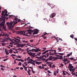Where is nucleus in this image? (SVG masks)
Masks as SVG:
<instances>
[{
	"label": "nucleus",
	"mask_w": 77,
	"mask_h": 77,
	"mask_svg": "<svg viewBox=\"0 0 77 77\" xmlns=\"http://www.w3.org/2000/svg\"><path fill=\"white\" fill-rule=\"evenodd\" d=\"M2 16L1 18H0V22L2 21L0 24V26L1 27H2V29L5 31H6V26H5V20L7 16H8V11L5 10V11H2L1 13Z\"/></svg>",
	"instance_id": "f257e3e1"
},
{
	"label": "nucleus",
	"mask_w": 77,
	"mask_h": 77,
	"mask_svg": "<svg viewBox=\"0 0 77 77\" xmlns=\"http://www.w3.org/2000/svg\"><path fill=\"white\" fill-rule=\"evenodd\" d=\"M14 22L11 21L10 23L9 22H7L6 23L7 26L11 30H12V28H13V27L16 24H17V23L20 22V19H18L17 18L15 17Z\"/></svg>",
	"instance_id": "f03ea898"
},
{
	"label": "nucleus",
	"mask_w": 77,
	"mask_h": 77,
	"mask_svg": "<svg viewBox=\"0 0 77 77\" xmlns=\"http://www.w3.org/2000/svg\"><path fill=\"white\" fill-rule=\"evenodd\" d=\"M1 36H4L5 37V39L7 40H9L10 41H11L13 43H15L16 42H17V41L14 39H12L11 38L9 37V34L5 33L2 32L0 33V37Z\"/></svg>",
	"instance_id": "7ed1b4c3"
},
{
	"label": "nucleus",
	"mask_w": 77,
	"mask_h": 77,
	"mask_svg": "<svg viewBox=\"0 0 77 77\" xmlns=\"http://www.w3.org/2000/svg\"><path fill=\"white\" fill-rule=\"evenodd\" d=\"M30 56H31L32 59H34L35 56H40L42 54L40 52L37 54V55H35V53H33L30 52H27Z\"/></svg>",
	"instance_id": "20e7f679"
},
{
	"label": "nucleus",
	"mask_w": 77,
	"mask_h": 77,
	"mask_svg": "<svg viewBox=\"0 0 77 77\" xmlns=\"http://www.w3.org/2000/svg\"><path fill=\"white\" fill-rule=\"evenodd\" d=\"M27 61H33V62L37 64H40L42 63V62H39L38 61H36V60H35V61L33 60L32 59L30 58V57H28L27 58Z\"/></svg>",
	"instance_id": "39448f33"
},
{
	"label": "nucleus",
	"mask_w": 77,
	"mask_h": 77,
	"mask_svg": "<svg viewBox=\"0 0 77 77\" xmlns=\"http://www.w3.org/2000/svg\"><path fill=\"white\" fill-rule=\"evenodd\" d=\"M48 59L50 60H52V61H55V60H57L58 59L57 57H53L52 56H50L48 58Z\"/></svg>",
	"instance_id": "423d86ee"
},
{
	"label": "nucleus",
	"mask_w": 77,
	"mask_h": 77,
	"mask_svg": "<svg viewBox=\"0 0 77 77\" xmlns=\"http://www.w3.org/2000/svg\"><path fill=\"white\" fill-rule=\"evenodd\" d=\"M49 53H47L46 54H45L44 55H42V56H40V59H42L44 57H45V58H48L49 56Z\"/></svg>",
	"instance_id": "0eeeda50"
},
{
	"label": "nucleus",
	"mask_w": 77,
	"mask_h": 77,
	"mask_svg": "<svg viewBox=\"0 0 77 77\" xmlns=\"http://www.w3.org/2000/svg\"><path fill=\"white\" fill-rule=\"evenodd\" d=\"M26 33L25 32H23V31H20V35H23L25 36H26V35H27L28 34H29V32H26V34H25Z\"/></svg>",
	"instance_id": "6e6552de"
},
{
	"label": "nucleus",
	"mask_w": 77,
	"mask_h": 77,
	"mask_svg": "<svg viewBox=\"0 0 77 77\" xmlns=\"http://www.w3.org/2000/svg\"><path fill=\"white\" fill-rule=\"evenodd\" d=\"M39 31V30L37 29H34L33 30H32V32H33V35H35V34H37L38 33Z\"/></svg>",
	"instance_id": "1a4fd4ad"
},
{
	"label": "nucleus",
	"mask_w": 77,
	"mask_h": 77,
	"mask_svg": "<svg viewBox=\"0 0 77 77\" xmlns=\"http://www.w3.org/2000/svg\"><path fill=\"white\" fill-rule=\"evenodd\" d=\"M34 51L35 52H38V51H41V49H39V48H37L36 49H34L33 48V49Z\"/></svg>",
	"instance_id": "9d476101"
},
{
	"label": "nucleus",
	"mask_w": 77,
	"mask_h": 77,
	"mask_svg": "<svg viewBox=\"0 0 77 77\" xmlns=\"http://www.w3.org/2000/svg\"><path fill=\"white\" fill-rule=\"evenodd\" d=\"M56 15V14L55 13H53L52 14H51L50 15V16L51 18H54Z\"/></svg>",
	"instance_id": "9b49d317"
},
{
	"label": "nucleus",
	"mask_w": 77,
	"mask_h": 77,
	"mask_svg": "<svg viewBox=\"0 0 77 77\" xmlns=\"http://www.w3.org/2000/svg\"><path fill=\"white\" fill-rule=\"evenodd\" d=\"M32 31H33V30L31 29H29L28 30V32H29V34L30 35H32V33L33 32H32Z\"/></svg>",
	"instance_id": "f8f14e48"
},
{
	"label": "nucleus",
	"mask_w": 77,
	"mask_h": 77,
	"mask_svg": "<svg viewBox=\"0 0 77 77\" xmlns=\"http://www.w3.org/2000/svg\"><path fill=\"white\" fill-rule=\"evenodd\" d=\"M49 51H51V49H49V50L45 51L42 53V55H43V54H45L46 53H47Z\"/></svg>",
	"instance_id": "ddd939ff"
},
{
	"label": "nucleus",
	"mask_w": 77,
	"mask_h": 77,
	"mask_svg": "<svg viewBox=\"0 0 77 77\" xmlns=\"http://www.w3.org/2000/svg\"><path fill=\"white\" fill-rule=\"evenodd\" d=\"M20 25H22V26H21L20 27V28H22L23 27V26H24L25 25H26V24H25V25H24L25 23H22V22H20Z\"/></svg>",
	"instance_id": "4468645a"
},
{
	"label": "nucleus",
	"mask_w": 77,
	"mask_h": 77,
	"mask_svg": "<svg viewBox=\"0 0 77 77\" xmlns=\"http://www.w3.org/2000/svg\"><path fill=\"white\" fill-rule=\"evenodd\" d=\"M65 56H64V58H63V59H62V60L64 62L68 61V60H67V58H65Z\"/></svg>",
	"instance_id": "2eb2a0df"
},
{
	"label": "nucleus",
	"mask_w": 77,
	"mask_h": 77,
	"mask_svg": "<svg viewBox=\"0 0 77 77\" xmlns=\"http://www.w3.org/2000/svg\"><path fill=\"white\" fill-rule=\"evenodd\" d=\"M14 39H16V40H17V41H18L19 42H18L17 43V44L18 45V46H20V44H19V43H20V40L18 38H15V37L14 38Z\"/></svg>",
	"instance_id": "dca6fc26"
},
{
	"label": "nucleus",
	"mask_w": 77,
	"mask_h": 77,
	"mask_svg": "<svg viewBox=\"0 0 77 77\" xmlns=\"http://www.w3.org/2000/svg\"><path fill=\"white\" fill-rule=\"evenodd\" d=\"M29 70H28L27 71V73H28V74L30 76L31 74L30 72H31V71L29 69V68L28 69Z\"/></svg>",
	"instance_id": "f3484780"
},
{
	"label": "nucleus",
	"mask_w": 77,
	"mask_h": 77,
	"mask_svg": "<svg viewBox=\"0 0 77 77\" xmlns=\"http://www.w3.org/2000/svg\"><path fill=\"white\" fill-rule=\"evenodd\" d=\"M24 46H25V44H20V48L21 47V48H23Z\"/></svg>",
	"instance_id": "a211bd4d"
},
{
	"label": "nucleus",
	"mask_w": 77,
	"mask_h": 77,
	"mask_svg": "<svg viewBox=\"0 0 77 77\" xmlns=\"http://www.w3.org/2000/svg\"><path fill=\"white\" fill-rule=\"evenodd\" d=\"M25 50L27 51V52H29V51H32L33 52L34 51V50H33V49H31V50H27V49H25Z\"/></svg>",
	"instance_id": "6ab92c4d"
},
{
	"label": "nucleus",
	"mask_w": 77,
	"mask_h": 77,
	"mask_svg": "<svg viewBox=\"0 0 77 77\" xmlns=\"http://www.w3.org/2000/svg\"><path fill=\"white\" fill-rule=\"evenodd\" d=\"M38 67L39 68V69H45V67H42L41 66H38Z\"/></svg>",
	"instance_id": "aec40b11"
},
{
	"label": "nucleus",
	"mask_w": 77,
	"mask_h": 77,
	"mask_svg": "<svg viewBox=\"0 0 77 77\" xmlns=\"http://www.w3.org/2000/svg\"><path fill=\"white\" fill-rule=\"evenodd\" d=\"M57 57L58 58V59H63V57L62 56H59L58 57Z\"/></svg>",
	"instance_id": "412c9836"
},
{
	"label": "nucleus",
	"mask_w": 77,
	"mask_h": 77,
	"mask_svg": "<svg viewBox=\"0 0 77 77\" xmlns=\"http://www.w3.org/2000/svg\"><path fill=\"white\" fill-rule=\"evenodd\" d=\"M5 39H4L2 41H1V42H5V41H7V40L6 39V38H5Z\"/></svg>",
	"instance_id": "4be33fe9"
},
{
	"label": "nucleus",
	"mask_w": 77,
	"mask_h": 77,
	"mask_svg": "<svg viewBox=\"0 0 77 77\" xmlns=\"http://www.w3.org/2000/svg\"><path fill=\"white\" fill-rule=\"evenodd\" d=\"M72 52L70 53V54H67V57L70 56L72 54Z\"/></svg>",
	"instance_id": "5701e85b"
},
{
	"label": "nucleus",
	"mask_w": 77,
	"mask_h": 77,
	"mask_svg": "<svg viewBox=\"0 0 77 77\" xmlns=\"http://www.w3.org/2000/svg\"><path fill=\"white\" fill-rule=\"evenodd\" d=\"M27 61V63L28 64H32V62H33V61Z\"/></svg>",
	"instance_id": "b1692460"
},
{
	"label": "nucleus",
	"mask_w": 77,
	"mask_h": 77,
	"mask_svg": "<svg viewBox=\"0 0 77 77\" xmlns=\"http://www.w3.org/2000/svg\"><path fill=\"white\" fill-rule=\"evenodd\" d=\"M29 45L30 47L32 48H34V46H35V45H33L32 44L31 45Z\"/></svg>",
	"instance_id": "393cba45"
},
{
	"label": "nucleus",
	"mask_w": 77,
	"mask_h": 77,
	"mask_svg": "<svg viewBox=\"0 0 77 77\" xmlns=\"http://www.w3.org/2000/svg\"><path fill=\"white\" fill-rule=\"evenodd\" d=\"M43 50H42V51H45L46 49V48H43Z\"/></svg>",
	"instance_id": "a878e982"
},
{
	"label": "nucleus",
	"mask_w": 77,
	"mask_h": 77,
	"mask_svg": "<svg viewBox=\"0 0 77 77\" xmlns=\"http://www.w3.org/2000/svg\"><path fill=\"white\" fill-rule=\"evenodd\" d=\"M16 34H18V35H19L20 34V31H16Z\"/></svg>",
	"instance_id": "bb28decb"
},
{
	"label": "nucleus",
	"mask_w": 77,
	"mask_h": 77,
	"mask_svg": "<svg viewBox=\"0 0 77 77\" xmlns=\"http://www.w3.org/2000/svg\"><path fill=\"white\" fill-rule=\"evenodd\" d=\"M48 33H47L46 32H44L43 33V35H48Z\"/></svg>",
	"instance_id": "cd10ccee"
},
{
	"label": "nucleus",
	"mask_w": 77,
	"mask_h": 77,
	"mask_svg": "<svg viewBox=\"0 0 77 77\" xmlns=\"http://www.w3.org/2000/svg\"><path fill=\"white\" fill-rule=\"evenodd\" d=\"M49 55H54V53H51V52H50L49 53Z\"/></svg>",
	"instance_id": "c85d7f7f"
},
{
	"label": "nucleus",
	"mask_w": 77,
	"mask_h": 77,
	"mask_svg": "<svg viewBox=\"0 0 77 77\" xmlns=\"http://www.w3.org/2000/svg\"><path fill=\"white\" fill-rule=\"evenodd\" d=\"M72 65L71 64L69 63V66H68V68L69 69V67H70L71 66H72Z\"/></svg>",
	"instance_id": "c756f323"
},
{
	"label": "nucleus",
	"mask_w": 77,
	"mask_h": 77,
	"mask_svg": "<svg viewBox=\"0 0 77 77\" xmlns=\"http://www.w3.org/2000/svg\"><path fill=\"white\" fill-rule=\"evenodd\" d=\"M15 29H16L17 30H19L20 29V27H16L15 28Z\"/></svg>",
	"instance_id": "7c9ffc66"
},
{
	"label": "nucleus",
	"mask_w": 77,
	"mask_h": 77,
	"mask_svg": "<svg viewBox=\"0 0 77 77\" xmlns=\"http://www.w3.org/2000/svg\"><path fill=\"white\" fill-rule=\"evenodd\" d=\"M65 71H63V75H65L66 74V73H65Z\"/></svg>",
	"instance_id": "2f4dec72"
},
{
	"label": "nucleus",
	"mask_w": 77,
	"mask_h": 77,
	"mask_svg": "<svg viewBox=\"0 0 77 77\" xmlns=\"http://www.w3.org/2000/svg\"><path fill=\"white\" fill-rule=\"evenodd\" d=\"M75 70V68H74L72 70V72H74Z\"/></svg>",
	"instance_id": "473e14b6"
},
{
	"label": "nucleus",
	"mask_w": 77,
	"mask_h": 77,
	"mask_svg": "<svg viewBox=\"0 0 77 77\" xmlns=\"http://www.w3.org/2000/svg\"><path fill=\"white\" fill-rule=\"evenodd\" d=\"M31 71L33 73L35 74V71H34L33 69L31 70Z\"/></svg>",
	"instance_id": "72a5a7b5"
},
{
	"label": "nucleus",
	"mask_w": 77,
	"mask_h": 77,
	"mask_svg": "<svg viewBox=\"0 0 77 77\" xmlns=\"http://www.w3.org/2000/svg\"><path fill=\"white\" fill-rule=\"evenodd\" d=\"M70 37L71 38H72V39H73V35H71L70 36Z\"/></svg>",
	"instance_id": "f704fd0d"
},
{
	"label": "nucleus",
	"mask_w": 77,
	"mask_h": 77,
	"mask_svg": "<svg viewBox=\"0 0 77 77\" xmlns=\"http://www.w3.org/2000/svg\"><path fill=\"white\" fill-rule=\"evenodd\" d=\"M1 44H2V45H3L4 46H5V43H2V42H1Z\"/></svg>",
	"instance_id": "c9c22d12"
},
{
	"label": "nucleus",
	"mask_w": 77,
	"mask_h": 77,
	"mask_svg": "<svg viewBox=\"0 0 77 77\" xmlns=\"http://www.w3.org/2000/svg\"><path fill=\"white\" fill-rule=\"evenodd\" d=\"M52 64L51 63V64H49L48 65V66H50V68H51L52 66Z\"/></svg>",
	"instance_id": "e433bc0d"
},
{
	"label": "nucleus",
	"mask_w": 77,
	"mask_h": 77,
	"mask_svg": "<svg viewBox=\"0 0 77 77\" xmlns=\"http://www.w3.org/2000/svg\"><path fill=\"white\" fill-rule=\"evenodd\" d=\"M34 63L35 62H32V65H33L34 66H35V63Z\"/></svg>",
	"instance_id": "4c0bfd02"
},
{
	"label": "nucleus",
	"mask_w": 77,
	"mask_h": 77,
	"mask_svg": "<svg viewBox=\"0 0 77 77\" xmlns=\"http://www.w3.org/2000/svg\"><path fill=\"white\" fill-rule=\"evenodd\" d=\"M59 54L61 55H64V53H59Z\"/></svg>",
	"instance_id": "58836bf2"
},
{
	"label": "nucleus",
	"mask_w": 77,
	"mask_h": 77,
	"mask_svg": "<svg viewBox=\"0 0 77 77\" xmlns=\"http://www.w3.org/2000/svg\"><path fill=\"white\" fill-rule=\"evenodd\" d=\"M54 75L55 76H56V75H57V73H56V72H54Z\"/></svg>",
	"instance_id": "ea45409f"
},
{
	"label": "nucleus",
	"mask_w": 77,
	"mask_h": 77,
	"mask_svg": "<svg viewBox=\"0 0 77 77\" xmlns=\"http://www.w3.org/2000/svg\"><path fill=\"white\" fill-rule=\"evenodd\" d=\"M54 53H53V54H57L56 53V50H54Z\"/></svg>",
	"instance_id": "a19ab883"
},
{
	"label": "nucleus",
	"mask_w": 77,
	"mask_h": 77,
	"mask_svg": "<svg viewBox=\"0 0 77 77\" xmlns=\"http://www.w3.org/2000/svg\"><path fill=\"white\" fill-rule=\"evenodd\" d=\"M8 59H9V58H6L5 59L3 60V61H4V62H5V61H6V60H8Z\"/></svg>",
	"instance_id": "79ce46f5"
},
{
	"label": "nucleus",
	"mask_w": 77,
	"mask_h": 77,
	"mask_svg": "<svg viewBox=\"0 0 77 77\" xmlns=\"http://www.w3.org/2000/svg\"><path fill=\"white\" fill-rule=\"evenodd\" d=\"M58 49L59 50V51H60V52L61 51V48H58Z\"/></svg>",
	"instance_id": "37998d69"
},
{
	"label": "nucleus",
	"mask_w": 77,
	"mask_h": 77,
	"mask_svg": "<svg viewBox=\"0 0 77 77\" xmlns=\"http://www.w3.org/2000/svg\"><path fill=\"white\" fill-rule=\"evenodd\" d=\"M20 50H21L22 52H23L24 51V49H22L21 48H20Z\"/></svg>",
	"instance_id": "c03bdc74"
},
{
	"label": "nucleus",
	"mask_w": 77,
	"mask_h": 77,
	"mask_svg": "<svg viewBox=\"0 0 77 77\" xmlns=\"http://www.w3.org/2000/svg\"><path fill=\"white\" fill-rule=\"evenodd\" d=\"M74 68L73 66H71L70 67H69V68L71 69H72Z\"/></svg>",
	"instance_id": "a18cd8bd"
},
{
	"label": "nucleus",
	"mask_w": 77,
	"mask_h": 77,
	"mask_svg": "<svg viewBox=\"0 0 77 77\" xmlns=\"http://www.w3.org/2000/svg\"><path fill=\"white\" fill-rule=\"evenodd\" d=\"M65 72L69 76L70 75L69 74V73L68 72H66V71Z\"/></svg>",
	"instance_id": "49530a36"
},
{
	"label": "nucleus",
	"mask_w": 77,
	"mask_h": 77,
	"mask_svg": "<svg viewBox=\"0 0 77 77\" xmlns=\"http://www.w3.org/2000/svg\"><path fill=\"white\" fill-rule=\"evenodd\" d=\"M47 72H48L49 73H52V72H51L50 70H48Z\"/></svg>",
	"instance_id": "de8ad7c7"
},
{
	"label": "nucleus",
	"mask_w": 77,
	"mask_h": 77,
	"mask_svg": "<svg viewBox=\"0 0 77 77\" xmlns=\"http://www.w3.org/2000/svg\"><path fill=\"white\" fill-rule=\"evenodd\" d=\"M12 49L14 50H15V51H17V49H15V48H12Z\"/></svg>",
	"instance_id": "09e8293b"
},
{
	"label": "nucleus",
	"mask_w": 77,
	"mask_h": 77,
	"mask_svg": "<svg viewBox=\"0 0 77 77\" xmlns=\"http://www.w3.org/2000/svg\"><path fill=\"white\" fill-rule=\"evenodd\" d=\"M11 56H12V57L13 56H16V54H12L11 55Z\"/></svg>",
	"instance_id": "8fccbe9b"
},
{
	"label": "nucleus",
	"mask_w": 77,
	"mask_h": 77,
	"mask_svg": "<svg viewBox=\"0 0 77 77\" xmlns=\"http://www.w3.org/2000/svg\"><path fill=\"white\" fill-rule=\"evenodd\" d=\"M47 66V65H43V64H42V66L43 67H44V66Z\"/></svg>",
	"instance_id": "3c124183"
},
{
	"label": "nucleus",
	"mask_w": 77,
	"mask_h": 77,
	"mask_svg": "<svg viewBox=\"0 0 77 77\" xmlns=\"http://www.w3.org/2000/svg\"><path fill=\"white\" fill-rule=\"evenodd\" d=\"M24 64H25V65H26V66H27L28 65V63L27 62H25Z\"/></svg>",
	"instance_id": "603ef678"
},
{
	"label": "nucleus",
	"mask_w": 77,
	"mask_h": 77,
	"mask_svg": "<svg viewBox=\"0 0 77 77\" xmlns=\"http://www.w3.org/2000/svg\"><path fill=\"white\" fill-rule=\"evenodd\" d=\"M1 67H2V68H5V66H3L2 65H0Z\"/></svg>",
	"instance_id": "864d4df0"
},
{
	"label": "nucleus",
	"mask_w": 77,
	"mask_h": 77,
	"mask_svg": "<svg viewBox=\"0 0 77 77\" xmlns=\"http://www.w3.org/2000/svg\"><path fill=\"white\" fill-rule=\"evenodd\" d=\"M20 60L22 62H23L24 61L23 60H22V59H20Z\"/></svg>",
	"instance_id": "5fc2aeb1"
},
{
	"label": "nucleus",
	"mask_w": 77,
	"mask_h": 77,
	"mask_svg": "<svg viewBox=\"0 0 77 77\" xmlns=\"http://www.w3.org/2000/svg\"><path fill=\"white\" fill-rule=\"evenodd\" d=\"M6 55H8V54H9V53H8V52H6Z\"/></svg>",
	"instance_id": "6e6d98bb"
},
{
	"label": "nucleus",
	"mask_w": 77,
	"mask_h": 77,
	"mask_svg": "<svg viewBox=\"0 0 77 77\" xmlns=\"http://www.w3.org/2000/svg\"><path fill=\"white\" fill-rule=\"evenodd\" d=\"M47 37L44 36V39H45V38H47Z\"/></svg>",
	"instance_id": "4d7b16f0"
},
{
	"label": "nucleus",
	"mask_w": 77,
	"mask_h": 77,
	"mask_svg": "<svg viewBox=\"0 0 77 77\" xmlns=\"http://www.w3.org/2000/svg\"><path fill=\"white\" fill-rule=\"evenodd\" d=\"M20 69L21 70H23V67H20Z\"/></svg>",
	"instance_id": "13d9d810"
},
{
	"label": "nucleus",
	"mask_w": 77,
	"mask_h": 77,
	"mask_svg": "<svg viewBox=\"0 0 77 77\" xmlns=\"http://www.w3.org/2000/svg\"><path fill=\"white\" fill-rule=\"evenodd\" d=\"M15 60H18V61H20V59H18L17 58Z\"/></svg>",
	"instance_id": "bf43d9fd"
},
{
	"label": "nucleus",
	"mask_w": 77,
	"mask_h": 77,
	"mask_svg": "<svg viewBox=\"0 0 77 77\" xmlns=\"http://www.w3.org/2000/svg\"><path fill=\"white\" fill-rule=\"evenodd\" d=\"M67 62L66 63V64H68V63H69L70 62V61H69H69H67Z\"/></svg>",
	"instance_id": "052dcab7"
},
{
	"label": "nucleus",
	"mask_w": 77,
	"mask_h": 77,
	"mask_svg": "<svg viewBox=\"0 0 77 77\" xmlns=\"http://www.w3.org/2000/svg\"><path fill=\"white\" fill-rule=\"evenodd\" d=\"M74 39L75 41H77V38H74Z\"/></svg>",
	"instance_id": "680f3d73"
},
{
	"label": "nucleus",
	"mask_w": 77,
	"mask_h": 77,
	"mask_svg": "<svg viewBox=\"0 0 77 77\" xmlns=\"http://www.w3.org/2000/svg\"><path fill=\"white\" fill-rule=\"evenodd\" d=\"M1 69L2 71H4V69L2 68H1Z\"/></svg>",
	"instance_id": "e2e57ef3"
},
{
	"label": "nucleus",
	"mask_w": 77,
	"mask_h": 77,
	"mask_svg": "<svg viewBox=\"0 0 77 77\" xmlns=\"http://www.w3.org/2000/svg\"><path fill=\"white\" fill-rule=\"evenodd\" d=\"M28 68H29L31 69L32 70L33 69L32 67H28Z\"/></svg>",
	"instance_id": "0e129e2a"
},
{
	"label": "nucleus",
	"mask_w": 77,
	"mask_h": 77,
	"mask_svg": "<svg viewBox=\"0 0 77 77\" xmlns=\"http://www.w3.org/2000/svg\"><path fill=\"white\" fill-rule=\"evenodd\" d=\"M28 41H23V42H26V43H27L28 42Z\"/></svg>",
	"instance_id": "69168bd1"
},
{
	"label": "nucleus",
	"mask_w": 77,
	"mask_h": 77,
	"mask_svg": "<svg viewBox=\"0 0 77 77\" xmlns=\"http://www.w3.org/2000/svg\"><path fill=\"white\" fill-rule=\"evenodd\" d=\"M14 63H16L17 62H16V61H15V59L14 60Z\"/></svg>",
	"instance_id": "338daca9"
},
{
	"label": "nucleus",
	"mask_w": 77,
	"mask_h": 77,
	"mask_svg": "<svg viewBox=\"0 0 77 77\" xmlns=\"http://www.w3.org/2000/svg\"><path fill=\"white\" fill-rule=\"evenodd\" d=\"M69 71L70 72H71L72 71V70L70 68H69Z\"/></svg>",
	"instance_id": "774afa93"
}]
</instances>
